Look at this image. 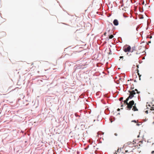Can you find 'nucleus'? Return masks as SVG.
Wrapping results in <instances>:
<instances>
[{
    "label": "nucleus",
    "instance_id": "1",
    "mask_svg": "<svg viewBox=\"0 0 154 154\" xmlns=\"http://www.w3.org/2000/svg\"><path fill=\"white\" fill-rule=\"evenodd\" d=\"M142 48L141 46H134L132 47L131 52L133 53L135 55L139 54L143 52Z\"/></svg>",
    "mask_w": 154,
    "mask_h": 154
},
{
    "label": "nucleus",
    "instance_id": "2",
    "mask_svg": "<svg viewBox=\"0 0 154 154\" xmlns=\"http://www.w3.org/2000/svg\"><path fill=\"white\" fill-rule=\"evenodd\" d=\"M134 101L133 100L130 101L128 103L126 108L128 110H130L134 105Z\"/></svg>",
    "mask_w": 154,
    "mask_h": 154
},
{
    "label": "nucleus",
    "instance_id": "3",
    "mask_svg": "<svg viewBox=\"0 0 154 154\" xmlns=\"http://www.w3.org/2000/svg\"><path fill=\"white\" fill-rule=\"evenodd\" d=\"M113 34V32L112 30H108L107 34L108 37H106V38H107L108 40L109 39L112 38L114 37Z\"/></svg>",
    "mask_w": 154,
    "mask_h": 154
},
{
    "label": "nucleus",
    "instance_id": "4",
    "mask_svg": "<svg viewBox=\"0 0 154 154\" xmlns=\"http://www.w3.org/2000/svg\"><path fill=\"white\" fill-rule=\"evenodd\" d=\"M123 51L125 52H131V48L130 46H125L123 48Z\"/></svg>",
    "mask_w": 154,
    "mask_h": 154
},
{
    "label": "nucleus",
    "instance_id": "5",
    "mask_svg": "<svg viewBox=\"0 0 154 154\" xmlns=\"http://www.w3.org/2000/svg\"><path fill=\"white\" fill-rule=\"evenodd\" d=\"M129 92L130 93V95L128 97L129 99H132L134 97V94H135L136 92L135 91L133 90L132 91H129Z\"/></svg>",
    "mask_w": 154,
    "mask_h": 154
},
{
    "label": "nucleus",
    "instance_id": "6",
    "mask_svg": "<svg viewBox=\"0 0 154 154\" xmlns=\"http://www.w3.org/2000/svg\"><path fill=\"white\" fill-rule=\"evenodd\" d=\"M97 134H98V137L99 138H100V140H101V139L103 140V135L104 134V133H103L102 132H98Z\"/></svg>",
    "mask_w": 154,
    "mask_h": 154
},
{
    "label": "nucleus",
    "instance_id": "7",
    "mask_svg": "<svg viewBox=\"0 0 154 154\" xmlns=\"http://www.w3.org/2000/svg\"><path fill=\"white\" fill-rule=\"evenodd\" d=\"M113 24L115 26H117L119 25V21L117 19H115L113 22Z\"/></svg>",
    "mask_w": 154,
    "mask_h": 154
},
{
    "label": "nucleus",
    "instance_id": "8",
    "mask_svg": "<svg viewBox=\"0 0 154 154\" xmlns=\"http://www.w3.org/2000/svg\"><path fill=\"white\" fill-rule=\"evenodd\" d=\"M132 110L134 111H138V109L137 108L136 106V103H135L134 105L133 106V108L132 109Z\"/></svg>",
    "mask_w": 154,
    "mask_h": 154
},
{
    "label": "nucleus",
    "instance_id": "9",
    "mask_svg": "<svg viewBox=\"0 0 154 154\" xmlns=\"http://www.w3.org/2000/svg\"><path fill=\"white\" fill-rule=\"evenodd\" d=\"M129 99H130L128 97L124 101V104H126L127 105L128 103V100Z\"/></svg>",
    "mask_w": 154,
    "mask_h": 154
},
{
    "label": "nucleus",
    "instance_id": "10",
    "mask_svg": "<svg viewBox=\"0 0 154 154\" xmlns=\"http://www.w3.org/2000/svg\"><path fill=\"white\" fill-rule=\"evenodd\" d=\"M137 73H138V75H139V80H140V76H141V75H140V74H139V73L138 72Z\"/></svg>",
    "mask_w": 154,
    "mask_h": 154
},
{
    "label": "nucleus",
    "instance_id": "11",
    "mask_svg": "<svg viewBox=\"0 0 154 154\" xmlns=\"http://www.w3.org/2000/svg\"><path fill=\"white\" fill-rule=\"evenodd\" d=\"M123 99V97H121L119 99V100L120 101H121Z\"/></svg>",
    "mask_w": 154,
    "mask_h": 154
},
{
    "label": "nucleus",
    "instance_id": "12",
    "mask_svg": "<svg viewBox=\"0 0 154 154\" xmlns=\"http://www.w3.org/2000/svg\"><path fill=\"white\" fill-rule=\"evenodd\" d=\"M134 91H136L137 93H139L138 91V90L137 89H135Z\"/></svg>",
    "mask_w": 154,
    "mask_h": 154
},
{
    "label": "nucleus",
    "instance_id": "13",
    "mask_svg": "<svg viewBox=\"0 0 154 154\" xmlns=\"http://www.w3.org/2000/svg\"><path fill=\"white\" fill-rule=\"evenodd\" d=\"M101 102H102L103 103V104H105V103L103 101V100H101Z\"/></svg>",
    "mask_w": 154,
    "mask_h": 154
},
{
    "label": "nucleus",
    "instance_id": "14",
    "mask_svg": "<svg viewBox=\"0 0 154 154\" xmlns=\"http://www.w3.org/2000/svg\"><path fill=\"white\" fill-rule=\"evenodd\" d=\"M132 122H134L135 123H137V122L136 120H133L132 121Z\"/></svg>",
    "mask_w": 154,
    "mask_h": 154
},
{
    "label": "nucleus",
    "instance_id": "15",
    "mask_svg": "<svg viewBox=\"0 0 154 154\" xmlns=\"http://www.w3.org/2000/svg\"><path fill=\"white\" fill-rule=\"evenodd\" d=\"M151 154H154V151H152L151 152Z\"/></svg>",
    "mask_w": 154,
    "mask_h": 154
},
{
    "label": "nucleus",
    "instance_id": "16",
    "mask_svg": "<svg viewBox=\"0 0 154 154\" xmlns=\"http://www.w3.org/2000/svg\"><path fill=\"white\" fill-rule=\"evenodd\" d=\"M109 51H110V52H109L108 53L109 54H110V52H111V51H110V49H109Z\"/></svg>",
    "mask_w": 154,
    "mask_h": 154
},
{
    "label": "nucleus",
    "instance_id": "17",
    "mask_svg": "<svg viewBox=\"0 0 154 154\" xmlns=\"http://www.w3.org/2000/svg\"><path fill=\"white\" fill-rule=\"evenodd\" d=\"M123 56H120V59H122V58H123Z\"/></svg>",
    "mask_w": 154,
    "mask_h": 154
},
{
    "label": "nucleus",
    "instance_id": "18",
    "mask_svg": "<svg viewBox=\"0 0 154 154\" xmlns=\"http://www.w3.org/2000/svg\"><path fill=\"white\" fill-rule=\"evenodd\" d=\"M139 125H140V124H137V126H139Z\"/></svg>",
    "mask_w": 154,
    "mask_h": 154
},
{
    "label": "nucleus",
    "instance_id": "19",
    "mask_svg": "<svg viewBox=\"0 0 154 154\" xmlns=\"http://www.w3.org/2000/svg\"><path fill=\"white\" fill-rule=\"evenodd\" d=\"M120 110V109L118 108V109H117V111H119Z\"/></svg>",
    "mask_w": 154,
    "mask_h": 154
},
{
    "label": "nucleus",
    "instance_id": "20",
    "mask_svg": "<svg viewBox=\"0 0 154 154\" xmlns=\"http://www.w3.org/2000/svg\"><path fill=\"white\" fill-rule=\"evenodd\" d=\"M114 154H117V153L116 152V151L115 152V153H114Z\"/></svg>",
    "mask_w": 154,
    "mask_h": 154
},
{
    "label": "nucleus",
    "instance_id": "21",
    "mask_svg": "<svg viewBox=\"0 0 154 154\" xmlns=\"http://www.w3.org/2000/svg\"><path fill=\"white\" fill-rule=\"evenodd\" d=\"M104 34L105 35H106V32H104Z\"/></svg>",
    "mask_w": 154,
    "mask_h": 154
},
{
    "label": "nucleus",
    "instance_id": "22",
    "mask_svg": "<svg viewBox=\"0 0 154 154\" xmlns=\"http://www.w3.org/2000/svg\"><path fill=\"white\" fill-rule=\"evenodd\" d=\"M106 109L105 110V111H104V112L106 114Z\"/></svg>",
    "mask_w": 154,
    "mask_h": 154
},
{
    "label": "nucleus",
    "instance_id": "23",
    "mask_svg": "<svg viewBox=\"0 0 154 154\" xmlns=\"http://www.w3.org/2000/svg\"><path fill=\"white\" fill-rule=\"evenodd\" d=\"M115 134V135H116V136H117V134H116H116Z\"/></svg>",
    "mask_w": 154,
    "mask_h": 154
},
{
    "label": "nucleus",
    "instance_id": "24",
    "mask_svg": "<svg viewBox=\"0 0 154 154\" xmlns=\"http://www.w3.org/2000/svg\"><path fill=\"white\" fill-rule=\"evenodd\" d=\"M134 82H136V80H134Z\"/></svg>",
    "mask_w": 154,
    "mask_h": 154
},
{
    "label": "nucleus",
    "instance_id": "25",
    "mask_svg": "<svg viewBox=\"0 0 154 154\" xmlns=\"http://www.w3.org/2000/svg\"><path fill=\"white\" fill-rule=\"evenodd\" d=\"M119 149H118L117 151V152L119 151Z\"/></svg>",
    "mask_w": 154,
    "mask_h": 154
},
{
    "label": "nucleus",
    "instance_id": "26",
    "mask_svg": "<svg viewBox=\"0 0 154 154\" xmlns=\"http://www.w3.org/2000/svg\"><path fill=\"white\" fill-rule=\"evenodd\" d=\"M130 80H131V81H132V80H132V79H130Z\"/></svg>",
    "mask_w": 154,
    "mask_h": 154
},
{
    "label": "nucleus",
    "instance_id": "27",
    "mask_svg": "<svg viewBox=\"0 0 154 154\" xmlns=\"http://www.w3.org/2000/svg\"><path fill=\"white\" fill-rule=\"evenodd\" d=\"M121 106L122 107L123 106V105H122Z\"/></svg>",
    "mask_w": 154,
    "mask_h": 154
},
{
    "label": "nucleus",
    "instance_id": "28",
    "mask_svg": "<svg viewBox=\"0 0 154 154\" xmlns=\"http://www.w3.org/2000/svg\"><path fill=\"white\" fill-rule=\"evenodd\" d=\"M107 109H108V110H109L108 108H106V110H107Z\"/></svg>",
    "mask_w": 154,
    "mask_h": 154
},
{
    "label": "nucleus",
    "instance_id": "29",
    "mask_svg": "<svg viewBox=\"0 0 154 154\" xmlns=\"http://www.w3.org/2000/svg\"><path fill=\"white\" fill-rule=\"evenodd\" d=\"M106 98H107H107H108V97H107V96H106Z\"/></svg>",
    "mask_w": 154,
    "mask_h": 154
},
{
    "label": "nucleus",
    "instance_id": "30",
    "mask_svg": "<svg viewBox=\"0 0 154 154\" xmlns=\"http://www.w3.org/2000/svg\"><path fill=\"white\" fill-rule=\"evenodd\" d=\"M105 42V43H106V42Z\"/></svg>",
    "mask_w": 154,
    "mask_h": 154
},
{
    "label": "nucleus",
    "instance_id": "31",
    "mask_svg": "<svg viewBox=\"0 0 154 154\" xmlns=\"http://www.w3.org/2000/svg\"><path fill=\"white\" fill-rule=\"evenodd\" d=\"M110 15H109V16H108V17H109V16H110Z\"/></svg>",
    "mask_w": 154,
    "mask_h": 154
},
{
    "label": "nucleus",
    "instance_id": "32",
    "mask_svg": "<svg viewBox=\"0 0 154 154\" xmlns=\"http://www.w3.org/2000/svg\"><path fill=\"white\" fill-rule=\"evenodd\" d=\"M129 81V80H128V81Z\"/></svg>",
    "mask_w": 154,
    "mask_h": 154
},
{
    "label": "nucleus",
    "instance_id": "33",
    "mask_svg": "<svg viewBox=\"0 0 154 154\" xmlns=\"http://www.w3.org/2000/svg\"><path fill=\"white\" fill-rule=\"evenodd\" d=\"M141 18H143V17H141Z\"/></svg>",
    "mask_w": 154,
    "mask_h": 154
},
{
    "label": "nucleus",
    "instance_id": "34",
    "mask_svg": "<svg viewBox=\"0 0 154 154\" xmlns=\"http://www.w3.org/2000/svg\"><path fill=\"white\" fill-rule=\"evenodd\" d=\"M141 18H143V17H141Z\"/></svg>",
    "mask_w": 154,
    "mask_h": 154
}]
</instances>
